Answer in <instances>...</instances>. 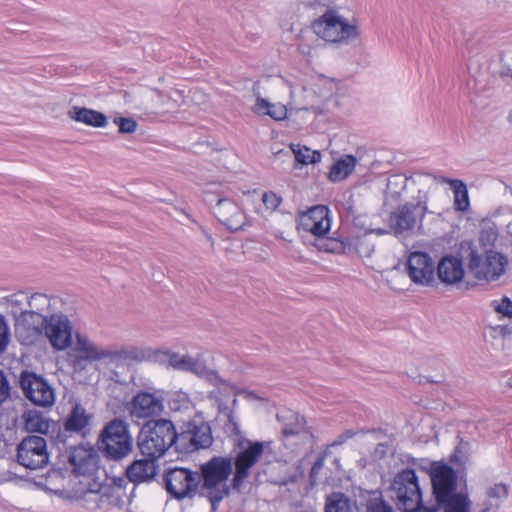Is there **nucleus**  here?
Segmentation results:
<instances>
[{
    "mask_svg": "<svg viewBox=\"0 0 512 512\" xmlns=\"http://www.w3.org/2000/svg\"><path fill=\"white\" fill-rule=\"evenodd\" d=\"M75 344L69 353L70 366L75 371L84 370L89 363L107 360L120 365L129 361L141 362L150 357L149 350L134 345H111L100 347L87 336L75 333Z\"/></svg>",
    "mask_w": 512,
    "mask_h": 512,
    "instance_id": "obj_1",
    "label": "nucleus"
},
{
    "mask_svg": "<svg viewBox=\"0 0 512 512\" xmlns=\"http://www.w3.org/2000/svg\"><path fill=\"white\" fill-rule=\"evenodd\" d=\"M431 483L436 505L413 508L403 512H470L471 501L467 493L457 492V473L447 464H439L432 468Z\"/></svg>",
    "mask_w": 512,
    "mask_h": 512,
    "instance_id": "obj_2",
    "label": "nucleus"
},
{
    "mask_svg": "<svg viewBox=\"0 0 512 512\" xmlns=\"http://www.w3.org/2000/svg\"><path fill=\"white\" fill-rule=\"evenodd\" d=\"M231 433L232 426L227 421L225 423ZM241 431L237 436V440L233 447L232 464H234V474L232 479V488L240 492L243 483L250 476L252 468L262 459V457L273 454L271 441H253L240 436ZM236 435V433H235Z\"/></svg>",
    "mask_w": 512,
    "mask_h": 512,
    "instance_id": "obj_3",
    "label": "nucleus"
},
{
    "mask_svg": "<svg viewBox=\"0 0 512 512\" xmlns=\"http://www.w3.org/2000/svg\"><path fill=\"white\" fill-rule=\"evenodd\" d=\"M177 430L172 421L164 418L147 420L137 437L143 456L159 458L170 448L176 450Z\"/></svg>",
    "mask_w": 512,
    "mask_h": 512,
    "instance_id": "obj_4",
    "label": "nucleus"
},
{
    "mask_svg": "<svg viewBox=\"0 0 512 512\" xmlns=\"http://www.w3.org/2000/svg\"><path fill=\"white\" fill-rule=\"evenodd\" d=\"M232 473V459L230 457L214 456L201 465L200 488L201 496L207 497L215 511L217 505L229 494L226 480Z\"/></svg>",
    "mask_w": 512,
    "mask_h": 512,
    "instance_id": "obj_5",
    "label": "nucleus"
},
{
    "mask_svg": "<svg viewBox=\"0 0 512 512\" xmlns=\"http://www.w3.org/2000/svg\"><path fill=\"white\" fill-rule=\"evenodd\" d=\"M96 446L105 458L113 461L131 454L133 440L126 421L120 418L109 421L101 430Z\"/></svg>",
    "mask_w": 512,
    "mask_h": 512,
    "instance_id": "obj_6",
    "label": "nucleus"
},
{
    "mask_svg": "<svg viewBox=\"0 0 512 512\" xmlns=\"http://www.w3.org/2000/svg\"><path fill=\"white\" fill-rule=\"evenodd\" d=\"M428 198V190L419 189L414 197L415 202L401 204L390 214L389 223L395 234L413 230L422 223L427 213H438L435 209H429Z\"/></svg>",
    "mask_w": 512,
    "mask_h": 512,
    "instance_id": "obj_7",
    "label": "nucleus"
},
{
    "mask_svg": "<svg viewBox=\"0 0 512 512\" xmlns=\"http://www.w3.org/2000/svg\"><path fill=\"white\" fill-rule=\"evenodd\" d=\"M59 456L65 464L69 465L71 472L76 476H91L96 473L100 465L98 449L87 442L76 445L70 441L61 445Z\"/></svg>",
    "mask_w": 512,
    "mask_h": 512,
    "instance_id": "obj_8",
    "label": "nucleus"
},
{
    "mask_svg": "<svg viewBox=\"0 0 512 512\" xmlns=\"http://www.w3.org/2000/svg\"><path fill=\"white\" fill-rule=\"evenodd\" d=\"M213 443L212 429L202 417L195 416L177 431L176 452L191 453L209 448Z\"/></svg>",
    "mask_w": 512,
    "mask_h": 512,
    "instance_id": "obj_9",
    "label": "nucleus"
},
{
    "mask_svg": "<svg viewBox=\"0 0 512 512\" xmlns=\"http://www.w3.org/2000/svg\"><path fill=\"white\" fill-rule=\"evenodd\" d=\"M193 373L199 377L206 378L210 382L215 385H220L217 390L211 392V397L216 399L217 409L220 414H223L228 422L232 426V431L236 434L239 433V424L235 420L234 417V409L230 408L227 403L222 399L223 393H232L234 392V387L227 384L224 380H222L219 375L210 370L205 361L200 358H193L190 356L189 364L187 367V371Z\"/></svg>",
    "mask_w": 512,
    "mask_h": 512,
    "instance_id": "obj_10",
    "label": "nucleus"
},
{
    "mask_svg": "<svg viewBox=\"0 0 512 512\" xmlns=\"http://www.w3.org/2000/svg\"><path fill=\"white\" fill-rule=\"evenodd\" d=\"M315 34L328 42H342L358 37V28L347 23L335 11L328 10L312 24Z\"/></svg>",
    "mask_w": 512,
    "mask_h": 512,
    "instance_id": "obj_11",
    "label": "nucleus"
},
{
    "mask_svg": "<svg viewBox=\"0 0 512 512\" xmlns=\"http://www.w3.org/2000/svg\"><path fill=\"white\" fill-rule=\"evenodd\" d=\"M392 487L398 510L403 512L413 508L419 509L423 505L418 477L414 470L406 469L398 473Z\"/></svg>",
    "mask_w": 512,
    "mask_h": 512,
    "instance_id": "obj_12",
    "label": "nucleus"
},
{
    "mask_svg": "<svg viewBox=\"0 0 512 512\" xmlns=\"http://www.w3.org/2000/svg\"><path fill=\"white\" fill-rule=\"evenodd\" d=\"M92 415L79 403H75L63 422V427L52 432L50 439L58 450L61 445H66L76 433L85 437L89 431Z\"/></svg>",
    "mask_w": 512,
    "mask_h": 512,
    "instance_id": "obj_13",
    "label": "nucleus"
},
{
    "mask_svg": "<svg viewBox=\"0 0 512 512\" xmlns=\"http://www.w3.org/2000/svg\"><path fill=\"white\" fill-rule=\"evenodd\" d=\"M167 492L175 499L191 497L199 487L200 474L187 468H169L163 475Z\"/></svg>",
    "mask_w": 512,
    "mask_h": 512,
    "instance_id": "obj_14",
    "label": "nucleus"
},
{
    "mask_svg": "<svg viewBox=\"0 0 512 512\" xmlns=\"http://www.w3.org/2000/svg\"><path fill=\"white\" fill-rule=\"evenodd\" d=\"M16 461L29 470L45 467L49 462L46 440L37 435L23 438L17 445Z\"/></svg>",
    "mask_w": 512,
    "mask_h": 512,
    "instance_id": "obj_15",
    "label": "nucleus"
},
{
    "mask_svg": "<svg viewBox=\"0 0 512 512\" xmlns=\"http://www.w3.org/2000/svg\"><path fill=\"white\" fill-rule=\"evenodd\" d=\"M122 479H112V483L89 485L86 495L89 501L95 503V509L109 511L122 508L125 504L126 493L122 487Z\"/></svg>",
    "mask_w": 512,
    "mask_h": 512,
    "instance_id": "obj_16",
    "label": "nucleus"
},
{
    "mask_svg": "<svg viewBox=\"0 0 512 512\" xmlns=\"http://www.w3.org/2000/svg\"><path fill=\"white\" fill-rule=\"evenodd\" d=\"M15 334L23 345H32L43 336L48 316L25 310H12Z\"/></svg>",
    "mask_w": 512,
    "mask_h": 512,
    "instance_id": "obj_17",
    "label": "nucleus"
},
{
    "mask_svg": "<svg viewBox=\"0 0 512 512\" xmlns=\"http://www.w3.org/2000/svg\"><path fill=\"white\" fill-rule=\"evenodd\" d=\"M73 334V324L66 314L54 312L48 316L43 336L48 339L53 349L64 351L70 348L73 343Z\"/></svg>",
    "mask_w": 512,
    "mask_h": 512,
    "instance_id": "obj_18",
    "label": "nucleus"
},
{
    "mask_svg": "<svg viewBox=\"0 0 512 512\" xmlns=\"http://www.w3.org/2000/svg\"><path fill=\"white\" fill-rule=\"evenodd\" d=\"M19 384L25 397L33 404L41 407L53 405L54 391L43 377L23 370L19 377Z\"/></svg>",
    "mask_w": 512,
    "mask_h": 512,
    "instance_id": "obj_19",
    "label": "nucleus"
},
{
    "mask_svg": "<svg viewBox=\"0 0 512 512\" xmlns=\"http://www.w3.org/2000/svg\"><path fill=\"white\" fill-rule=\"evenodd\" d=\"M205 200L212 206L213 213L219 222L229 230L237 231L242 228L244 214L233 200L216 193H207Z\"/></svg>",
    "mask_w": 512,
    "mask_h": 512,
    "instance_id": "obj_20",
    "label": "nucleus"
},
{
    "mask_svg": "<svg viewBox=\"0 0 512 512\" xmlns=\"http://www.w3.org/2000/svg\"><path fill=\"white\" fill-rule=\"evenodd\" d=\"M407 272L411 280L419 285L431 286L435 282V265L425 252H413L407 261Z\"/></svg>",
    "mask_w": 512,
    "mask_h": 512,
    "instance_id": "obj_21",
    "label": "nucleus"
},
{
    "mask_svg": "<svg viewBox=\"0 0 512 512\" xmlns=\"http://www.w3.org/2000/svg\"><path fill=\"white\" fill-rule=\"evenodd\" d=\"M298 230L310 232L322 237L330 230L329 209L324 205H316L299 216Z\"/></svg>",
    "mask_w": 512,
    "mask_h": 512,
    "instance_id": "obj_22",
    "label": "nucleus"
},
{
    "mask_svg": "<svg viewBox=\"0 0 512 512\" xmlns=\"http://www.w3.org/2000/svg\"><path fill=\"white\" fill-rule=\"evenodd\" d=\"M164 410L163 401L153 393L140 391L132 399L130 415L134 419H155Z\"/></svg>",
    "mask_w": 512,
    "mask_h": 512,
    "instance_id": "obj_23",
    "label": "nucleus"
},
{
    "mask_svg": "<svg viewBox=\"0 0 512 512\" xmlns=\"http://www.w3.org/2000/svg\"><path fill=\"white\" fill-rule=\"evenodd\" d=\"M460 256L467 262L468 272L480 281H493L496 273L488 272L486 268L485 255L478 253L471 242H463L460 246Z\"/></svg>",
    "mask_w": 512,
    "mask_h": 512,
    "instance_id": "obj_24",
    "label": "nucleus"
},
{
    "mask_svg": "<svg viewBox=\"0 0 512 512\" xmlns=\"http://www.w3.org/2000/svg\"><path fill=\"white\" fill-rule=\"evenodd\" d=\"M157 459L144 456V458L134 460L125 470L126 477L135 484L153 480L158 471Z\"/></svg>",
    "mask_w": 512,
    "mask_h": 512,
    "instance_id": "obj_25",
    "label": "nucleus"
},
{
    "mask_svg": "<svg viewBox=\"0 0 512 512\" xmlns=\"http://www.w3.org/2000/svg\"><path fill=\"white\" fill-rule=\"evenodd\" d=\"M463 259L451 255L443 257L437 266L439 280L447 285L457 284L464 278Z\"/></svg>",
    "mask_w": 512,
    "mask_h": 512,
    "instance_id": "obj_26",
    "label": "nucleus"
},
{
    "mask_svg": "<svg viewBox=\"0 0 512 512\" xmlns=\"http://www.w3.org/2000/svg\"><path fill=\"white\" fill-rule=\"evenodd\" d=\"M276 418L282 423L281 433L284 438L299 436L306 433V421L298 413L285 410L277 413Z\"/></svg>",
    "mask_w": 512,
    "mask_h": 512,
    "instance_id": "obj_27",
    "label": "nucleus"
},
{
    "mask_svg": "<svg viewBox=\"0 0 512 512\" xmlns=\"http://www.w3.org/2000/svg\"><path fill=\"white\" fill-rule=\"evenodd\" d=\"M67 115L76 122H81L96 128H104L108 124L106 115L86 107L73 106L68 110Z\"/></svg>",
    "mask_w": 512,
    "mask_h": 512,
    "instance_id": "obj_28",
    "label": "nucleus"
},
{
    "mask_svg": "<svg viewBox=\"0 0 512 512\" xmlns=\"http://www.w3.org/2000/svg\"><path fill=\"white\" fill-rule=\"evenodd\" d=\"M27 307L25 311L31 313H37L44 316H51L54 311L52 309V302L55 301V297L49 296L44 293L35 292L25 297Z\"/></svg>",
    "mask_w": 512,
    "mask_h": 512,
    "instance_id": "obj_29",
    "label": "nucleus"
},
{
    "mask_svg": "<svg viewBox=\"0 0 512 512\" xmlns=\"http://www.w3.org/2000/svg\"><path fill=\"white\" fill-rule=\"evenodd\" d=\"M435 180H438L441 183H447L451 186L454 192V206L458 211H467L469 209V196L466 184L459 179H450L447 177H437L434 176Z\"/></svg>",
    "mask_w": 512,
    "mask_h": 512,
    "instance_id": "obj_30",
    "label": "nucleus"
},
{
    "mask_svg": "<svg viewBox=\"0 0 512 512\" xmlns=\"http://www.w3.org/2000/svg\"><path fill=\"white\" fill-rule=\"evenodd\" d=\"M356 158L352 155H346L337 160L331 167L328 178L332 182H339L347 178L355 168Z\"/></svg>",
    "mask_w": 512,
    "mask_h": 512,
    "instance_id": "obj_31",
    "label": "nucleus"
},
{
    "mask_svg": "<svg viewBox=\"0 0 512 512\" xmlns=\"http://www.w3.org/2000/svg\"><path fill=\"white\" fill-rule=\"evenodd\" d=\"M254 112L258 115H268L276 121L284 120L287 117V109L284 105L269 103L261 97L256 100Z\"/></svg>",
    "mask_w": 512,
    "mask_h": 512,
    "instance_id": "obj_32",
    "label": "nucleus"
},
{
    "mask_svg": "<svg viewBox=\"0 0 512 512\" xmlns=\"http://www.w3.org/2000/svg\"><path fill=\"white\" fill-rule=\"evenodd\" d=\"M486 270L491 273H496L493 276V281L498 280L506 271L508 259L503 254L496 251L485 252Z\"/></svg>",
    "mask_w": 512,
    "mask_h": 512,
    "instance_id": "obj_33",
    "label": "nucleus"
},
{
    "mask_svg": "<svg viewBox=\"0 0 512 512\" xmlns=\"http://www.w3.org/2000/svg\"><path fill=\"white\" fill-rule=\"evenodd\" d=\"M156 355L162 362H166L168 367L178 371H187L189 355H180L170 350H158Z\"/></svg>",
    "mask_w": 512,
    "mask_h": 512,
    "instance_id": "obj_34",
    "label": "nucleus"
},
{
    "mask_svg": "<svg viewBox=\"0 0 512 512\" xmlns=\"http://www.w3.org/2000/svg\"><path fill=\"white\" fill-rule=\"evenodd\" d=\"M24 426L29 432H38L46 434L49 429V422L38 411H28L24 414Z\"/></svg>",
    "mask_w": 512,
    "mask_h": 512,
    "instance_id": "obj_35",
    "label": "nucleus"
},
{
    "mask_svg": "<svg viewBox=\"0 0 512 512\" xmlns=\"http://www.w3.org/2000/svg\"><path fill=\"white\" fill-rule=\"evenodd\" d=\"M325 512H360V509L343 494H337L334 498H328Z\"/></svg>",
    "mask_w": 512,
    "mask_h": 512,
    "instance_id": "obj_36",
    "label": "nucleus"
},
{
    "mask_svg": "<svg viewBox=\"0 0 512 512\" xmlns=\"http://www.w3.org/2000/svg\"><path fill=\"white\" fill-rule=\"evenodd\" d=\"M295 159L301 164H314L320 161L321 154L318 151H311L308 147L300 145H291Z\"/></svg>",
    "mask_w": 512,
    "mask_h": 512,
    "instance_id": "obj_37",
    "label": "nucleus"
},
{
    "mask_svg": "<svg viewBox=\"0 0 512 512\" xmlns=\"http://www.w3.org/2000/svg\"><path fill=\"white\" fill-rule=\"evenodd\" d=\"M320 249L331 253H346L350 250V244L347 240L329 238L320 246Z\"/></svg>",
    "mask_w": 512,
    "mask_h": 512,
    "instance_id": "obj_38",
    "label": "nucleus"
},
{
    "mask_svg": "<svg viewBox=\"0 0 512 512\" xmlns=\"http://www.w3.org/2000/svg\"><path fill=\"white\" fill-rule=\"evenodd\" d=\"M113 123L118 126V132L121 134H132L138 128V123L131 117L116 116Z\"/></svg>",
    "mask_w": 512,
    "mask_h": 512,
    "instance_id": "obj_39",
    "label": "nucleus"
},
{
    "mask_svg": "<svg viewBox=\"0 0 512 512\" xmlns=\"http://www.w3.org/2000/svg\"><path fill=\"white\" fill-rule=\"evenodd\" d=\"M10 342V330L6 318L0 314V354L4 353Z\"/></svg>",
    "mask_w": 512,
    "mask_h": 512,
    "instance_id": "obj_40",
    "label": "nucleus"
},
{
    "mask_svg": "<svg viewBox=\"0 0 512 512\" xmlns=\"http://www.w3.org/2000/svg\"><path fill=\"white\" fill-rule=\"evenodd\" d=\"M327 456H328V450L325 449L324 452L322 454H320L317 457V459L315 460V462L313 463L312 468L310 470V474H309V480H310V484L312 486H314L316 484L318 474L322 470V468L324 466V461Z\"/></svg>",
    "mask_w": 512,
    "mask_h": 512,
    "instance_id": "obj_41",
    "label": "nucleus"
},
{
    "mask_svg": "<svg viewBox=\"0 0 512 512\" xmlns=\"http://www.w3.org/2000/svg\"><path fill=\"white\" fill-rule=\"evenodd\" d=\"M408 181H411L413 183H416V181L412 178V176H402L400 174L392 175L388 178L387 181V189L392 190L393 187L400 186L401 188H405Z\"/></svg>",
    "mask_w": 512,
    "mask_h": 512,
    "instance_id": "obj_42",
    "label": "nucleus"
},
{
    "mask_svg": "<svg viewBox=\"0 0 512 512\" xmlns=\"http://www.w3.org/2000/svg\"><path fill=\"white\" fill-rule=\"evenodd\" d=\"M262 201L267 208L275 210L280 205L282 199L274 192L269 191L263 194Z\"/></svg>",
    "mask_w": 512,
    "mask_h": 512,
    "instance_id": "obj_43",
    "label": "nucleus"
},
{
    "mask_svg": "<svg viewBox=\"0 0 512 512\" xmlns=\"http://www.w3.org/2000/svg\"><path fill=\"white\" fill-rule=\"evenodd\" d=\"M496 312L511 318L512 317V300L509 297L502 298L501 302L494 306Z\"/></svg>",
    "mask_w": 512,
    "mask_h": 512,
    "instance_id": "obj_44",
    "label": "nucleus"
},
{
    "mask_svg": "<svg viewBox=\"0 0 512 512\" xmlns=\"http://www.w3.org/2000/svg\"><path fill=\"white\" fill-rule=\"evenodd\" d=\"M25 297H27L26 294L23 292L12 294L9 297L6 298L7 304L12 308V310H20L22 308L23 301L25 300Z\"/></svg>",
    "mask_w": 512,
    "mask_h": 512,
    "instance_id": "obj_45",
    "label": "nucleus"
},
{
    "mask_svg": "<svg viewBox=\"0 0 512 512\" xmlns=\"http://www.w3.org/2000/svg\"><path fill=\"white\" fill-rule=\"evenodd\" d=\"M367 512H392V509L383 500L374 499L368 503Z\"/></svg>",
    "mask_w": 512,
    "mask_h": 512,
    "instance_id": "obj_46",
    "label": "nucleus"
},
{
    "mask_svg": "<svg viewBox=\"0 0 512 512\" xmlns=\"http://www.w3.org/2000/svg\"><path fill=\"white\" fill-rule=\"evenodd\" d=\"M490 498H506L508 496V487L505 484H495L487 491Z\"/></svg>",
    "mask_w": 512,
    "mask_h": 512,
    "instance_id": "obj_47",
    "label": "nucleus"
},
{
    "mask_svg": "<svg viewBox=\"0 0 512 512\" xmlns=\"http://www.w3.org/2000/svg\"><path fill=\"white\" fill-rule=\"evenodd\" d=\"M358 431H354L352 429H347L341 434L337 436V438L327 446L326 450H328L330 447H336L344 444L348 439L353 438L355 435H357Z\"/></svg>",
    "mask_w": 512,
    "mask_h": 512,
    "instance_id": "obj_48",
    "label": "nucleus"
},
{
    "mask_svg": "<svg viewBox=\"0 0 512 512\" xmlns=\"http://www.w3.org/2000/svg\"><path fill=\"white\" fill-rule=\"evenodd\" d=\"M386 449H387V446L385 444L379 443L376 446L375 451H374L375 457L384 458L386 455Z\"/></svg>",
    "mask_w": 512,
    "mask_h": 512,
    "instance_id": "obj_49",
    "label": "nucleus"
},
{
    "mask_svg": "<svg viewBox=\"0 0 512 512\" xmlns=\"http://www.w3.org/2000/svg\"><path fill=\"white\" fill-rule=\"evenodd\" d=\"M489 510H490V505L485 504V506L481 509L480 512H489Z\"/></svg>",
    "mask_w": 512,
    "mask_h": 512,
    "instance_id": "obj_50",
    "label": "nucleus"
},
{
    "mask_svg": "<svg viewBox=\"0 0 512 512\" xmlns=\"http://www.w3.org/2000/svg\"><path fill=\"white\" fill-rule=\"evenodd\" d=\"M459 451H460V447H457L455 453H458ZM452 457H456V454H453Z\"/></svg>",
    "mask_w": 512,
    "mask_h": 512,
    "instance_id": "obj_51",
    "label": "nucleus"
},
{
    "mask_svg": "<svg viewBox=\"0 0 512 512\" xmlns=\"http://www.w3.org/2000/svg\"><path fill=\"white\" fill-rule=\"evenodd\" d=\"M236 403H237V399H236V398H234V399L232 400V405H233V406H235V405H236Z\"/></svg>",
    "mask_w": 512,
    "mask_h": 512,
    "instance_id": "obj_52",
    "label": "nucleus"
},
{
    "mask_svg": "<svg viewBox=\"0 0 512 512\" xmlns=\"http://www.w3.org/2000/svg\"><path fill=\"white\" fill-rule=\"evenodd\" d=\"M511 78H512V73H511Z\"/></svg>",
    "mask_w": 512,
    "mask_h": 512,
    "instance_id": "obj_53",
    "label": "nucleus"
}]
</instances>
